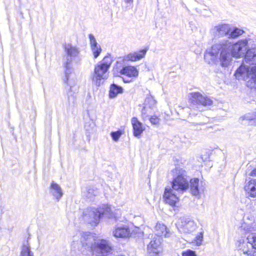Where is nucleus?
I'll list each match as a JSON object with an SVG mask.
<instances>
[{
  "instance_id": "nucleus-1",
  "label": "nucleus",
  "mask_w": 256,
  "mask_h": 256,
  "mask_svg": "<svg viewBox=\"0 0 256 256\" xmlns=\"http://www.w3.org/2000/svg\"><path fill=\"white\" fill-rule=\"evenodd\" d=\"M248 44L247 39L238 40L233 44L228 40L222 39L206 50L204 58L208 64H211L215 62L218 56L220 65L227 67L230 63L231 56L236 58L245 56Z\"/></svg>"
},
{
  "instance_id": "nucleus-2",
  "label": "nucleus",
  "mask_w": 256,
  "mask_h": 256,
  "mask_svg": "<svg viewBox=\"0 0 256 256\" xmlns=\"http://www.w3.org/2000/svg\"><path fill=\"white\" fill-rule=\"evenodd\" d=\"M64 54L62 58V64L64 68V76L63 82L65 84V88L67 90L68 101L70 104L75 102L76 98L72 94L74 88L76 80L72 74V66L78 64L81 60L80 50L78 48L71 44H65L64 46Z\"/></svg>"
},
{
  "instance_id": "nucleus-3",
  "label": "nucleus",
  "mask_w": 256,
  "mask_h": 256,
  "mask_svg": "<svg viewBox=\"0 0 256 256\" xmlns=\"http://www.w3.org/2000/svg\"><path fill=\"white\" fill-rule=\"evenodd\" d=\"M244 59L246 63L255 66L250 68L242 64L236 70L234 76L238 80H244L246 86L252 88L256 83V48L248 50Z\"/></svg>"
},
{
  "instance_id": "nucleus-4",
  "label": "nucleus",
  "mask_w": 256,
  "mask_h": 256,
  "mask_svg": "<svg viewBox=\"0 0 256 256\" xmlns=\"http://www.w3.org/2000/svg\"><path fill=\"white\" fill-rule=\"evenodd\" d=\"M82 246L92 254L100 252L108 253L112 250V247L108 241L105 240H96L94 236L90 232L83 233L80 240Z\"/></svg>"
},
{
  "instance_id": "nucleus-5",
  "label": "nucleus",
  "mask_w": 256,
  "mask_h": 256,
  "mask_svg": "<svg viewBox=\"0 0 256 256\" xmlns=\"http://www.w3.org/2000/svg\"><path fill=\"white\" fill-rule=\"evenodd\" d=\"M172 176V188L178 194H182L189 188V180L184 170L176 166L171 171Z\"/></svg>"
},
{
  "instance_id": "nucleus-6",
  "label": "nucleus",
  "mask_w": 256,
  "mask_h": 256,
  "mask_svg": "<svg viewBox=\"0 0 256 256\" xmlns=\"http://www.w3.org/2000/svg\"><path fill=\"white\" fill-rule=\"evenodd\" d=\"M113 62L111 56H106L103 60L94 68V72L91 76V78L96 86H99L102 84V80L108 78V71Z\"/></svg>"
},
{
  "instance_id": "nucleus-7",
  "label": "nucleus",
  "mask_w": 256,
  "mask_h": 256,
  "mask_svg": "<svg viewBox=\"0 0 256 256\" xmlns=\"http://www.w3.org/2000/svg\"><path fill=\"white\" fill-rule=\"evenodd\" d=\"M110 208L106 205L98 208H89L84 210L83 217L86 222L95 226L99 223L102 216L110 215Z\"/></svg>"
},
{
  "instance_id": "nucleus-8",
  "label": "nucleus",
  "mask_w": 256,
  "mask_h": 256,
  "mask_svg": "<svg viewBox=\"0 0 256 256\" xmlns=\"http://www.w3.org/2000/svg\"><path fill=\"white\" fill-rule=\"evenodd\" d=\"M190 100L192 104V108H196L200 112L203 110V107L210 106L213 104L212 99L204 96L198 92H192L190 94Z\"/></svg>"
},
{
  "instance_id": "nucleus-9",
  "label": "nucleus",
  "mask_w": 256,
  "mask_h": 256,
  "mask_svg": "<svg viewBox=\"0 0 256 256\" xmlns=\"http://www.w3.org/2000/svg\"><path fill=\"white\" fill-rule=\"evenodd\" d=\"M256 226L254 224H242L238 229V232L240 234L244 235V237H242L238 242V250L240 256H242L244 252L241 250L240 246L243 242L250 244L248 242V238L253 234H256Z\"/></svg>"
},
{
  "instance_id": "nucleus-10",
  "label": "nucleus",
  "mask_w": 256,
  "mask_h": 256,
  "mask_svg": "<svg viewBox=\"0 0 256 256\" xmlns=\"http://www.w3.org/2000/svg\"><path fill=\"white\" fill-rule=\"evenodd\" d=\"M178 231L181 233L190 234L196 228V224L190 218H182L180 222L176 224Z\"/></svg>"
},
{
  "instance_id": "nucleus-11",
  "label": "nucleus",
  "mask_w": 256,
  "mask_h": 256,
  "mask_svg": "<svg viewBox=\"0 0 256 256\" xmlns=\"http://www.w3.org/2000/svg\"><path fill=\"white\" fill-rule=\"evenodd\" d=\"M248 240L250 244L243 242L240 246L242 256H256V234H252Z\"/></svg>"
},
{
  "instance_id": "nucleus-12",
  "label": "nucleus",
  "mask_w": 256,
  "mask_h": 256,
  "mask_svg": "<svg viewBox=\"0 0 256 256\" xmlns=\"http://www.w3.org/2000/svg\"><path fill=\"white\" fill-rule=\"evenodd\" d=\"M210 32L214 36L216 44V40L224 36H228L230 32V28L228 24H219L213 27Z\"/></svg>"
},
{
  "instance_id": "nucleus-13",
  "label": "nucleus",
  "mask_w": 256,
  "mask_h": 256,
  "mask_svg": "<svg viewBox=\"0 0 256 256\" xmlns=\"http://www.w3.org/2000/svg\"><path fill=\"white\" fill-rule=\"evenodd\" d=\"M178 194H179L172 189V188L166 187L163 197L166 204H168L171 206H174L179 200Z\"/></svg>"
},
{
  "instance_id": "nucleus-14",
  "label": "nucleus",
  "mask_w": 256,
  "mask_h": 256,
  "mask_svg": "<svg viewBox=\"0 0 256 256\" xmlns=\"http://www.w3.org/2000/svg\"><path fill=\"white\" fill-rule=\"evenodd\" d=\"M112 234L116 238H126L130 236V232L128 225L118 224L116 226Z\"/></svg>"
},
{
  "instance_id": "nucleus-15",
  "label": "nucleus",
  "mask_w": 256,
  "mask_h": 256,
  "mask_svg": "<svg viewBox=\"0 0 256 256\" xmlns=\"http://www.w3.org/2000/svg\"><path fill=\"white\" fill-rule=\"evenodd\" d=\"M131 122L133 128L134 136L135 137L139 138L145 130V126H144L142 124L136 117L132 118Z\"/></svg>"
},
{
  "instance_id": "nucleus-16",
  "label": "nucleus",
  "mask_w": 256,
  "mask_h": 256,
  "mask_svg": "<svg viewBox=\"0 0 256 256\" xmlns=\"http://www.w3.org/2000/svg\"><path fill=\"white\" fill-rule=\"evenodd\" d=\"M244 190L248 195L254 198L256 197V178H251L248 182H246Z\"/></svg>"
},
{
  "instance_id": "nucleus-17",
  "label": "nucleus",
  "mask_w": 256,
  "mask_h": 256,
  "mask_svg": "<svg viewBox=\"0 0 256 256\" xmlns=\"http://www.w3.org/2000/svg\"><path fill=\"white\" fill-rule=\"evenodd\" d=\"M50 192L57 201H59L63 196L62 190L60 186L54 181L51 182Z\"/></svg>"
},
{
  "instance_id": "nucleus-18",
  "label": "nucleus",
  "mask_w": 256,
  "mask_h": 256,
  "mask_svg": "<svg viewBox=\"0 0 256 256\" xmlns=\"http://www.w3.org/2000/svg\"><path fill=\"white\" fill-rule=\"evenodd\" d=\"M190 192L193 196H200V191L202 190L200 186V180L198 178H194L189 180Z\"/></svg>"
},
{
  "instance_id": "nucleus-19",
  "label": "nucleus",
  "mask_w": 256,
  "mask_h": 256,
  "mask_svg": "<svg viewBox=\"0 0 256 256\" xmlns=\"http://www.w3.org/2000/svg\"><path fill=\"white\" fill-rule=\"evenodd\" d=\"M161 243L160 238L154 237L150 242L148 245V251L149 253L156 254L159 253L160 246Z\"/></svg>"
},
{
  "instance_id": "nucleus-20",
  "label": "nucleus",
  "mask_w": 256,
  "mask_h": 256,
  "mask_svg": "<svg viewBox=\"0 0 256 256\" xmlns=\"http://www.w3.org/2000/svg\"><path fill=\"white\" fill-rule=\"evenodd\" d=\"M120 73L125 75L127 77H136L138 76V72L136 67L134 66H125L120 70Z\"/></svg>"
},
{
  "instance_id": "nucleus-21",
  "label": "nucleus",
  "mask_w": 256,
  "mask_h": 256,
  "mask_svg": "<svg viewBox=\"0 0 256 256\" xmlns=\"http://www.w3.org/2000/svg\"><path fill=\"white\" fill-rule=\"evenodd\" d=\"M239 120L244 124H254L256 123V112L246 114L240 117Z\"/></svg>"
},
{
  "instance_id": "nucleus-22",
  "label": "nucleus",
  "mask_w": 256,
  "mask_h": 256,
  "mask_svg": "<svg viewBox=\"0 0 256 256\" xmlns=\"http://www.w3.org/2000/svg\"><path fill=\"white\" fill-rule=\"evenodd\" d=\"M147 50V49H144L137 52L130 53L128 54L126 58L128 60L132 62L137 61L142 59L145 56Z\"/></svg>"
},
{
  "instance_id": "nucleus-23",
  "label": "nucleus",
  "mask_w": 256,
  "mask_h": 256,
  "mask_svg": "<svg viewBox=\"0 0 256 256\" xmlns=\"http://www.w3.org/2000/svg\"><path fill=\"white\" fill-rule=\"evenodd\" d=\"M155 230L156 236L157 237L160 238L163 236L165 237L169 236L166 226L162 224L157 223L155 226Z\"/></svg>"
},
{
  "instance_id": "nucleus-24",
  "label": "nucleus",
  "mask_w": 256,
  "mask_h": 256,
  "mask_svg": "<svg viewBox=\"0 0 256 256\" xmlns=\"http://www.w3.org/2000/svg\"><path fill=\"white\" fill-rule=\"evenodd\" d=\"M123 92V88L115 84H112L110 86L109 92V96L110 98H114L118 94H121Z\"/></svg>"
},
{
  "instance_id": "nucleus-25",
  "label": "nucleus",
  "mask_w": 256,
  "mask_h": 256,
  "mask_svg": "<svg viewBox=\"0 0 256 256\" xmlns=\"http://www.w3.org/2000/svg\"><path fill=\"white\" fill-rule=\"evenodd\" d=\"M20 256H34V254L30 250V247L28 241L26 244H24L22 246Z\"/></svg>"
},
{
  "instance_id": "nucleus-26",
  "label": "nucleus",
  "mask_w": 256,
  "mask_h": 256,
  "mask_svg": "<svg viewBox=\"0 0 256 256\" xmlns=\"http://www.w3.org/2000/svg\"><path fill=\"white\" fill-rule=\"evenodd\" d=\"M244 33V31L238 28H234L232 30H230V32L228 35L229 38H236L239 36L242 35Z\"/></svg>"
},
{
  "instance_id": "nucleus-27",
  "label": "nucleus",
  "mask_w": 256,
  "mask_h": 256,
  "mask_svg": "<svg viewBox=\"0 0 256 256\" xmlns=\"http://www.w3.org/2000/svg\"><path fill=\"white\" fill-rule=\"evenodd\" d=\"M196 115H198V118H199V120H198L196 122H192L194 124L203 125L208 122V118L202 114L201 112H199V114H196Z\"/></svg>"
},
{
  "instance_id": "nucleus-28",
  "label": "nucleus",
  "mask_w": 256,
  "mask_h": 256,
  "mask_svg": "<svg viewBox=\"0 0 256 256\" xmlns=\"http://www.w3.org/2000/svg\"><path fill=\"white\" fill-rule=\"evenodd\" d=\"M98 194L97 189L93 187L88 186L86 188V196L90 199H92L94 196H96Z\"/></svg>"
},
{
  "instance_id": "nucleus-29",
  "label": "nucleus",
  "mask_w": 256,
  "mask_h": 256,
  "mask_svg": "<svg viewBox=\"0 0 256 256\" xmlns=\"http://www.w3.org/2000/svg\"><path fill=\"white\" fill-rule=\"evenodd\" d=\"M91 48L92 50L94 58H97L99 56L102 52V48L100 46L99 44H98L92 46Z\"/></svg>"
},
{
  "instance_id": "nucleus-30",
  "label": "nucleus",
  "mask_w": 256,
  "mask_h": 256,
  "mask_svg": "<svg viewBox=\"0 0 256 256\" xmlns=\"http://www.w3.org/2000/svg\"><path fill=\"white\" fill-rule=\"evenodd\" d=\"M122 134V132L120 130H118L116 132H112L110 136L114 140L118 141Z\"/></svg>"
},
{
  "instance_id": "nucleus-31",
  "label": "nucleus",
  "mask_w": 256,
  "mask_h": 256,
  "mask_svg": "<svg viewBox=\"0 0 256 256\" xmlns=\"http://www.w3.org/2000/svg\"><path fill=\"white\" fill-rule=\"evenodd\" d=\"M182 256H197L196 252L191 250H188L182 253Z\"/></svg>"
},
{
  "instance_id": "nucleus-32",
  "label": "nucleus",
  "mask_w": 256,
  "mask_h": 256,
  "mask_svg": "<svg viewBox=\"0 0 256 256\" xmlns=\"http://www.w3.org/2000/svg\"><path fill=\"white\" fill-rule=\"evenodd\" d=\"M88 37H89V38L90 40V44L91 47L98 44L97 43L96 40L94 36H93V34H90L88 35Z\"/></svg>"
},
{
  "instance_id": "nucleus-33",
  "label": "nucleus",
  "mask_w": 256,
  "mask_h": 256,
  "mask_svg": "<svg viewBox=\"0 0 256 256\" xmlns=\"http://www.w3.org/2000/svg\"><path fill=\"white\" fill-rule=\"evenodd\" d=\"M149 120L152 124H157L160 122V118L156 116H152L149 118Z\"/></svg>"
},
{
  "instance_id": "nucleus-34",
  "label": "nucleus",
  "mask_w": 256,
  "mask_h": 256,
  "mask_svg": "<svg viewBox=\"0 0 256 256\" xmlns=\"http://www.w3.org/2000/svg\"><path fill=\"white\" fill-rule=\"evenodd\" d=\"M196 244L198 246H200V244H201V243L202 241V238H203L202 232H200V235L196 236Z\"/></svg>"
},
{
  "instance_id": "nucleus-35",
  "label": "nucleus",
  "mask_w": 256,
  "mask_h": 256,
  "mask_svg": "<svg viewBox=\"0 0 256 256\" xmlns=\"http://www.w3.org/2000/svg\"><path fill=\"white\" fill-rule=\"evenodd\" d=\"M148 108L146 106H144L142 110V116L144 120L148 116V115L147 114Z\"/></svg>"
},
{
  "instance_id": "nucleus-36",
  "label": "nucleus",
  "mask_w": 256,
  "mask_h": 256,
  "mask_svg": "<svg viewBox=\"0 0 256 256\" xmlns=\"http://www.w3.org/2000/svg\"><path fill=\"white\" fill-rule=\"evenodd\" d=\"M131 78H129V77H128L127 78H122V80H123V81L124 82H131Z\"/></svg>"
},
{
  "instance_id": "nucleus-37",
  "label": "nucleus",
  "mask_w": 256,
  "mask_h": 256,
  "mask_svg": "<svg viewBox=\"0 0 256 256\" xmlns=\"http://www.w3.org/2000/svg\"><path fill=\"white\" fill-rule=\"evenodd\" d=\"M108 253L100 252V254H94L96 256H106Z\"/></svg>"
},
{
  "instance_id": "nucleus-38",
  "label": "nucleus",
  "mask_w": 256,
  "mask_h": 256,
  "mask_svg": "<svg viewBox=\"0 0 256 256\" xmlns=\"http://www.w3.org/2000/svg\"><path fill=\"white\" fill-rule=\"evenodd\" d=\"M250 174L251 176H256V168H254L253 170H252Z\"/></svg>"
},
{
  "instance_id": "nucleus-39",
  "label": "nucleus",
  "mask_w": 256,
  "mask_h": 256,
  "mask_svg": "<svg viewBox=\"0 0 256 256\" xmlns=\"http://www.w3.org/2000/svg\"><path fill=\"white\" fill-rule=\"evenodd\" d=\"M150 256H158V253L156 254H153V253H150Z\"/></svg>"
},
{
  "instance_id": "nucleus-40",
  "label": "nucleus",
  "mask_w": 256,
  "mask_h": 256,
  "mask_svg": "<svg viewBox=\"0 0 256 256\" xmlns=\"http://www.w3.org/2000/svg\"><path fill=\"white\" fill-rule=\"evenodd\" d=\"M124 1L128 3V2H132L133 0H124Z\"/></svg>"
},
{
  "instance_id": "nucleus-41",
  "label": "nucleus",
  "mask_w": 256,
  "mask_h": 256,
  "mask_svg": "<svg viewBox=\"0 0 256 256\" xmlns=\"http://www.w3.org/2000/svg\"><path fill=\"white\" fill-rule=\"evenodd\" d=\"M190 114L191 115V116H194V114H192V113H190Z\"/></svg>"
}]
</instances>
